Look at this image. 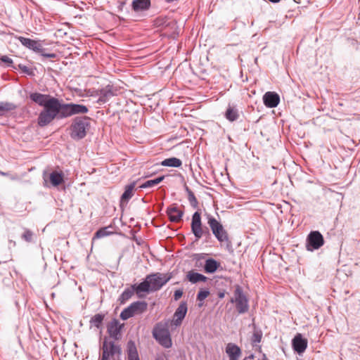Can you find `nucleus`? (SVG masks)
Instances as JSON below:
<instances>
[{
    "label": "nucleus",
    "instance_id": "1",
    "mask_svg": "<svg viewBox=\"0 0 360 360\" xmlns=\"http://www.w3.org/2000/svg\"><path fill=\"white\" fill-rule=\"evenodd\" d=\"M30 98L38 105L44 107L37 118V123L40 127L48 125L57 117L58 107H60V101L58 98L39 93L30 94Z\"/></svg>",
    "mask_w": 360,
    "mask_h": 360
},
{
    "label": "nucleus",
    "instance_id": "2",
    "mask_svg": "<svg viewBox=\"0 0 360 360\" xmlns=\"http://www.w3.org/2000/svg\"><path fill=\"white\" fill-rule=\"evenodd\" d=\"M169 320L158 323L153 329V338L165 348L172 347V340L169 331Z\"/></svg>",
    "mask_w": 360,
    "mask_h": 360
},
{
    "label": "nucleus",
    "instance_id": "3",
    "mask_svg": "<svg viewBox=\"0 0 360 360\" xmlns=\"http://www.w3.org/2000/svg\"><path fill=\"white\" fill-rule=\"evenodd\" d=\"M90 127L89 118L86 116L75 117L70 126V136L75 140L83 139Z\"/></svg>",
    "mask_w": 360,
    "mask_h": 360
},
{
    "label": "nucleus",
    "instance_id": "4",
    "mask_svg": "<svg viewBox=\"0 0 360 360\" xmlns=\"http://www.w3.org/2000/svg\"><path fill=\"white\" fill-rule=\"evenodd\" d=\"M89 111L86 105L76 103H62L60 101V107L57 114L58 119H63L77 114H86Z\"/></svg>",
    "mask_w": 360,
    "mask_h": 360
},
{
    "label": "nucleus",
    "instance_id": "5",
    "mask_svg": "<svg viewBox=\"0 0 360 360\" xmlns=\"http://www.w3.org/2000/svg\"><path fill=\"white\" fill-rule=\"evenodd\" d=\"M206 218L212 234L218 241L220 243L227 242L229 240V235L223 225L210 214H207Z\"/></svg>",
    "mask_w": 360,
    "mask_h": 360
},
{
    "label": "nucleus",
    "instance_id": "6",
    "mask_svg": "<svg viewBox=\"0 0 360 360\" xmlns=\"http://www.w3.org/2000/svg\"><path fill=\"white\" fill-rule=\"evenodd\" d=\"M231 302L236 304V310L239 314H245L249 309L248 300L239 285L236 287L234 296L231 299Z\"/></svg>",
    "mask_w": 360,
    "mask_h": 360
},
{
    "label": "nucleus",
    "instance_id": "7",
    "mask_svg": "<svg viewBox=\"0 0 360 360\" xmlns=\"http://www.w3.org/2000/svg\"><path fill=\"white\" fill-rule=\"evenodd\" d=\"M191 227V231L195 236L196 240H199L205 235L208 236H210L208 229L207 227H202L200 213L199 212H195L193 214Z\"/></svg>",
    "mask_w": 360,
    "mask_h": 360
},
{
    "label": "nucleus",
    "instance_id": "8",
    "mask_svg": "<svg viewBox=\"0 0 360 360\" xmlns=\"http://www.w3.org/2000/svg\"><path fill=\"white\" fill-rule=\"evenodd\" d=\"M121 349L119 345H115L113 342H108L105 338L103 347L102 355L101 360H110V357L114 356L115 354H120Z\"/></svg>",
    "mask_w": 360,
    "mask_h": 360
},
{
    "label": "nucleus",
    "instance_id": "9",
    "mask_svg": "<svg viewBox=\"0 0 360 360\" xmlns=\"http://www.w3.org/2000/svg\"><path fill=\"white\" fill-rule=\"evenodd\" d=\"M324 243L321 233L318 231H311L307 238V249L309 251L318 250Z\"/></svg>",
    "mask_w": 360,
    "mask_h": 360
},
{
    "label": "nucleus",
    "instance_id": "10",
    "mask_svg": "<svg viewBox=\"0 0 360 360\" xmlns=\"http://www.w3.org/2000/svg\"><path fill=\"white\" fill-rule=\"evenodd\" d=\"M152 292L160 290L169 280L160 274H150L146 276Z\"/></svg>",
    "mask_w": 360,
    "mask_h": 360
},
{
    "label": "nucleus",
    "instance_id": "11",
    "mask_svg": "<svg viewBox=\"0 0 360 360\" xmlns=\"http://www.w3.org/2000/svg\"><path fill=\"white\" fill-rule=\"evenodd\" d=\"M186 313L187 304L186 302H181L174 314L173 320L171 322L169 321L171 326H174L175 327L179 326L185 318Z\"/></svg>",
    "mask_w": 360,
    "mask_h": 360
},
{
    "label": "nucleus",
    "instance_id": "12",
    "mask_svg": "<svg viewBox=\"0 0 360 360\" xmlns=\"http://www.w3.org/2000/svg\"><path fill=\"white\" fill-rule=\"evenodd\" d=\"M117 94V89L111 85H107L105 88L100 90L99 97L97 103L103 104L108 102L112 97Z\"/></svg>",
    "mask_w": 360,
    "mask_h": 360
},
{
    "label": "nucleus",
    "instance_id": "13",
    "mask_svg": "<svg viewBox=\"0 0 360 360\" xmlns=\"http://www.w3.org/2000/svg\"><path fill=\"white\" fill-rule=\"evenodd\" d=\"M307 340L304 338L300 333H297L292 340L293 349L299 354H302L307 347Z\"/></svg>",
    "mask_w": 360,
    "mask_h": 360
},
{
    "label": "nucleus",
    "instance_id": "14",
    "mask_svg": "<svg viewBox=\"0 0 360 360\" xmlns=\"http://www.w3.org/2000/svg\"><path fill=\"white\" fill-rule=\"evenodd\" d=\"M19 41L25 47L33 50L35 52H42L44 48L41 44L38 41L24 37H18Z\"/></svg>",
    "mask_w": 360,
    "mask_h": 360
},
{
    "label": "nucleus",
    "instance_id": "15",
    "mask_svg": "<svg viewBox=\"0 0 360 360\" xmlns=\"http://www.w3.org/2000/svg\"><path fill=\"white\" fill-rule=\"evenodd\" d=\"M263 101L266 107L272 108L278 105L280 97L275 92L268 91L264 95Z\"/></svg>",
    "mask_w": 360,
    "mask_h": 360
},
{
    "label": "nucleus",
    "instance_id": "16",
    "mask_svg": "<svg viewBox=\"0 0 360 360\" xmlns=\"http://www.w3.org/2000/svg\"><path fill=\"white\" fill-rule=\"evenodd\" d=\"M122 326L120 324L119 321L116 319L112 321L108 326V333L110 338L115 340H119L120 338L121 329Z\"/></svg>",
    "mask_w": 360,
    "mask_h": 360
},
{
    "label": "nucleus",
    "instance_id": "17",
    "mask_svg": "<svg viewBox=\"0 0 360 360\" xmlns=\"http://www.w3.org/2000/svg\"><path fill=\"white\" fill-rule=\"evenodd\" d=\"M226 353L229 360H238L242 354L241 349L234 343H228L226 347Z\"/></svg>",
    "mask_w": 360,
    "mask_h": 360
},
{
    "label": "nucleus",
    "instance_id": "18",
    "mask_svg": "<svg viewBox=\"0 0 360 360\" xmlns=\"http://www.w3.org/2000/svg\"><path fill=\"white\" fill-rule=\"evenodd\" d=\"M167 214L171 221L179 222L184 215V212L180 210L176 206L172 205L167 208Z\"/></svg>",
    "mask_w": 360,
    "mask_h": 360
},
{
    "label": "nucleus",
    "instance_id": "19",
    "mask_svg": "<svg viewBox=\"0 0 360 360\" xmlns=\"http://www.w3.org/2000/svg\"><path fill=\"white\" fill-rule=\"evenodd\" d=\"M133 285L137 296L140 298L143 297L145 296V295L143 293H148L150 292H152L150 284L146 277L143 282L140 283L138 285L134 284Z\"/></svg>",
    "mask_w": 360,
    "mask_h": 360
},
{
    "label": "nucleus",
    "instance_id": "20",
    "mask_svg": "<svg viewBox=\"0 0 360 360\" xmlns=\"http://www.w3.org/2000/svg\"><path fill=\"white\" fill-rule=\"evenodd\" d=\"M129 307L134 315H137L146 311L148 304L145 301H137L131 303Z\"/></svg>",
    "mask_w": 360,
    "mask_h": 360
},
{
    "label": "nucleus",
    "instance_id": "21",
    "mask_svg": "<svg viewBox=\"0 0 360 360\" xmlns=\"http://www.w3.org/2000/svg\"><path fill=\"white\" fill-rule=\"evenodd\" d=\"M131 6L136 12L146 11L150 6V0H134Z\"/></svg>",
    "mask_w": 360,
    "mask_h": 360
},
{
    "label": "nucleus",
    "instance_id": "22",
    "mask_svg": "<svg viewBox=\"0 0 360 360\" xmlns=\"http://www.w3.org/2000/svg\"><path fill=\"white\" fill-rule=\"evenodd\" d=\"M220 266V263L212 258H209L205 260L204 269L207 274L214 273Z\"/></svg>",
    "mask_w": 360,
    "mask_h": 360
},
{
    "label": "nucleus",
    "instance_id": "23",
    "mask_svg": "<svg viewBox=\"0 0 360 360\" xmlns=\"http://www.w3.org/2000/svg\"><path fill=\"white\" fill-rule=\"evenodd\" d=\"M225 117L230 122H234L239 118V112L234 105H229L225 112Z\"/></svg>",
    "mask_w": 360,
    "mask_h": 360
},
{
    "label": "nucleus",
    "instance_id": "24",
    "mask_svg": "<svg viewBox=\"0 0 360 360\" xmlns=\"http://www.w3.org/2000/svg\"><path fill=\"white\" fill-rule=\"evenodd\" d=\"M187 279L192 283H196L198 282H206L207 278L204 275L195 272L193 271H190L186 275Z\"/></svg>",
    "mask_w": 360,
    "mask_h": 360
},
{
    "label": "nucleus",
    "instance_id": "25",
    "mask_svg": "<svg viewBox=\"0 0 360 360\" xmlns=\"http://www.w3.org/2000/svg\"><path fill=\"white\" fill-rule=\"evenodd\" d=\"M49 180L52 186H58L63 182V173L53 171L49 175Z\"/></svg>",
    "mask_w": 360,
    "mask_h": 360
},
{
    "label": "nucleus",
    "instance_id": "26",
    "mask_svg": "<svg viewBox=\"0 0 360 360\" xmlns=\"http://www.w3.org/2000/svg\"><path fill=\"white\" fill-rule=\"evenodd\" d=\"M136 183L132 182L131 184L126 186L124 192L121 196V204L123 202L127 203L129 200L133 196V191Z\"/></svg>",
    "mask_w": 360,
    "mask_h": 360
},
{
    "label": "nucleus",
    "instance_id": "27",
    "mask_svg": "<svg viewBox=\"0 0 360 360\" xmlns=\"http://www.w3.org/2000/svg\"><path fill=\"white\" fill-rule=\"evenodd\" d=\"M161 165L165 167H179L182 165V162L180 159L173 157L164 160Z\"/></svg>",
    "mask_w": 360,
    "mask_h": 360
},
{
    "label": "nucleus",
    "instance_id": "28",
    "mask_svg": "<svg viewBox=\"0 0 360 360\" xmlns=\"http://www.w3.org/2000/svg\"><path fill=\"white\" fill-rule=\"evenodd\" d=\"M136 292L134 285H131L129 288H125L121 294L119 300L121 303H124L127 300L130 299L132 295Z\"/></svg>",
    "mask_w": 360,
    "mask_h": 360
},
{
    "label": "nucleus",
    "instance_id": "29",
    "mask_svg": "<svg viewBox=\"0 0 360 360\" xmlns=\"http://www.w3.org/2000/svg\"><path fill=\"white\" fill-rule=\"evenodd\" d=\"M128 360H139L138 352L135 345L129 342L127 345Z\"/></svg>",
    "mask_w": 360,
    "mask_h": 360
},
{
    "label": "nucleus",
    "instance_id": "30",
    "mask_svg": "<svg viewBox=\"0 0 360 360\" xmlns=\"http://www.w3.org/2000/svg\"><path fill=\"white\" fill-rule=\"evenodd\" d=\"M165 179L164 176H159L154 179L148 180L140 186L141 188H152L157 186Z\"/></svg>",
    "mask_w": 360,
    "mask_h": 360
},
{
    "label": "nucleus",
    "instance_id": "31",
    "mask_svg": "<svg viewBox=\"0 0 360 360\" xmlns=\"http://www.w3.org/2000/svg\"><path fill=\"white\" fill-rule=\"evenodd\" d=\"M16 106L8 102H0V115H4L6 112L15 110Z\"/></svg>",
    "mask_w": 360,
    "mask_h": 360
},
{
    "label": "nucleus",
    "instance_id": "32",
    "mask_svg": "<svg viewBox=\"0 0 360 360\" xmlns=\"http://www.w3.org/2000/svg\"><path fill=\"white\" fill-rule=\"evenodd\" d=\"M186 191L188 193V200L190 202V205L193 208H197L198 206V202L197 200V198H195L194 193L188 188H186Z\"/></svg>",
    "mask_w": 360,
    "mask_h": 360
},
{
    "label": "nucleus",
    "instance_id": "33",
    "mask_svg": "<svg viewBox=\"0 0 360 360\" xmlns=\"http://www.w3.org/2000/svg\"><path fill=\"white\" fill-rule=\"evenodd\" d=\"M103 318L104 316L103 314H97L91 319L90 322L91 325L96 327L97 328H99L103 321Z\"/></svg>",
    "mask_w": 360,
    "mask_h": 360
},
{
    "label": "nucleus",
    "instance_id": "34",
    "mask_svg": "<svg viewBox=\"0 0 360 360\" xmlns=\"http://www.w3.org/2000/svg\"><path fill=\"white\" fill-rule=\"evenodd\" d=\"M262 333L260 330L255 329L253 332L252 336L251 338V341L253 345L257 343H259L262 340Z\"/></svg>",
    "mask_w": 360,
    "mask_h": 360
},
{
    "label": "nucleus",
    "instance_id": "35",
    "mask_svg": "<svg viewBox=\"0 0 360 360\" xmlns=\"http://www.w3.org/2000/svg\"><path fill=\"white\" fill-rule=\"evenodd\" d=\"M134 314L129 307L124 309L120 314V318L122 320H127L128 319L134 316Z\"/></svg>",
    "mask_w": 360,
    "mask_h": 360
},
{
    "label": "nucleus",
    "instance_id": "36",
    "mask_svg": "<svg viewBox=\"0 0 360 360\" xmlns=\"http://www.w3.org/2000/svg\"><path fill=\"white\" fill-rule=\"evenodd\" d=\"M110 233V232H109L108 231V228L107 227L102 228V229L98 230L96 232L95 236H94V238H103V237L109 236Z\"/></svg>",
    "mask_w": 360,
    "mask_h": 360
},
{
    "label": "nucleus",
    "instance_id": "37",
    "mask_svg": "<svg viewBox=\"0 0 360 360\" xmlns=\"http://www.w3.org/2000/svg\"><path fill=\"white\" fill-rule=\"evenodd\" d=\"M210 295V292L207 290L202 289L200 290L197 295V300L200 302L203 301L205 298L208 297Z\"/></svg>",
    "mask_w": 360,
    "mask_h": 360
},
{
    "label": "nucleus",
    "instance_id": "38",
    "mask_svg": "<svg viewBox=\"0 0 360 360\" xmlns=\"http://www.w3.org/2000/svg\"><path fill=\"white\" fill-rule=\"evenodd\" d=\"M32 236H33L32 232L31 231L27 229L22 234V238L27 242H31L32 239Z\"/></svg>",
    "mask_w": 360,
    "mask_h": 360
},
{
    "label": "nucleus",
    "instance_id": "39",
    "mask_svg": "<svg viewBox=\"0 0 360 360\" xmlns=\"http://www.w3.org/2000/svg\"><path fill=\"white\" fill-rule=\"evenodd\" d=\"M18 68L20 70H21L24 73H26V74H28V75H31L32 74V71L30 70V68H28L27 66L25 65H22V64H19L18 65Z\"/></svg>",
    "mask_w": 360,
    "mask_h": 360
},
{
    "label": "nucleus",
    "instance_id": "40",
    "mask_svg": "<svg viewBox=\"0 0 360 360\" xmlns=\"http://www.w3.org/2000/svg\"><path fill=\"white\" fill-rule=\"evenodd\" d=\"M42 56L48 58H55L56 57V54L53 53H45V49L42 52H39Z\"/></svg>",
    "mask_w": 360,
    "mask_h": 360
},
{
    "label": "nucleus",
    "instance_id": "41",
    "mask_svg": "<svg viewBox=\"0 0 360 360\" xmlns=\"http://www.w3.org/2000/svg\"><path fill=\"white\" fill-rule=\"evenodd\" d=\"M1 63H7L8 65H11L13 63V60L11 58L6 56H4L0 58Z\"/></svg>",
    "mask_w": 360,
    "mask_h": 360
},
{
    "label": "nucleus",
    "instance_id": "42",
    "mask_svg": "<svg viewBox=\"0 0 360 360\" xmlns=\"http://www.w3.org/2000/svg\"><path fill=\"white\" fill-rule=\"evenodd\" d=\"M183 295V292L181 290H176L174 294V299L176 301L179 300Z\"/></svg>",
    "mask_w": 360,
    "mask_h": 360
},
{
    "label": "nucleus",
    "instance_id": "43",
    "mask_svg": "<svg viewBox=\"0 0 360 360\" xmlns=\"http://www.w3.org/2000/svg\"><path fill=\"white\" fill-rule=\"evenodd\" d=\"M254 359V355L250 354V356L245 357V360H250V359Z\"/></svg>",
    "mask_w": 360,
    "mask_h": 360
},
{
    "label": "nucleus",
    "instance_id": "44",
    "mask_svg": "<svg viewBox=\"0 0 360 360\" xmlns=\"http://www.w3.org/2000/svg\"><path fill=\"white\" fill-rule=\"evenodd\" d=\"M0 175L1 176H8V173L0 171Z\"/></svg>",
    "mask_w": 360,
    "mask_h": 360
},
{
    "label": "nucleus",
    "instance_id": "45",
    "mask_svg": "<svg viewBox=\"0 0 360 360\" xmlns=\"http://www.w3.org/2000/svg\"><path fill=\"white\" fill-rule=\"evenodd\" d=\"M125 4V2L124 1H122L120 3V8H122Z\"/></svg>",
    "mask_w": 360,
    "mask_h": 360
},
{
    "label": "nucleus",
    "instance_id": "46",
    "mask_svg": "<svg viewBox=\"0 0 360 360\" xmlns=\"http://www.w3.org/2000/svg\"><path fill=\"white\" fill-rule=\"evenodd\" d=\"M224 292H220V293L219 294V297L220 298H223V297H224Z\"/></svg>",
    "mask_w": 360,
    "mask_h": 360
},
{
    "label": "nucleus",
    "instance_id": "47",
    "mask_svg": "<svg viewBox=\"0 0 360 360\" xmlns=\"http://www.w3.org/2000/svg\"><path fill=\"white\" fill-rule=\"evenodd\" d=\"M269 1L272 2V3H278L281 0H269Z\"/></svg>",
    "mask_w": 360,
    "mask_h": 360
},
{
    "label": "nucleus",
    "instance_id": "48",
    "mask_svg": "<svg viewBox=\"0 0 360 360\" xmlns=\"http://www.w3.org/2000/svg\"><path fill=\"white\" fill-rule=\"evenodd\" d=\"M155 360H166V359L163 357H159V358L156 359Z\"/></svg>",
    "mask_w": 360,
    "mask_h": 360
},
{
    "label": "nucleus",
    "instance_id": "49",
    "mask_svg": "<svg viewBox=\"0 0 360 360\" xmlns=\"http://www.w3.org/2000/svg\"><path fill=\"white\" fill-rule=\"evenodd\" d=\"M262 360H268V359L266 358V355H265V354H264V355H263V359H262Z\"/></svg>",
    "mask_w": 360,
    "mask_h": 360
}]
</instances>
